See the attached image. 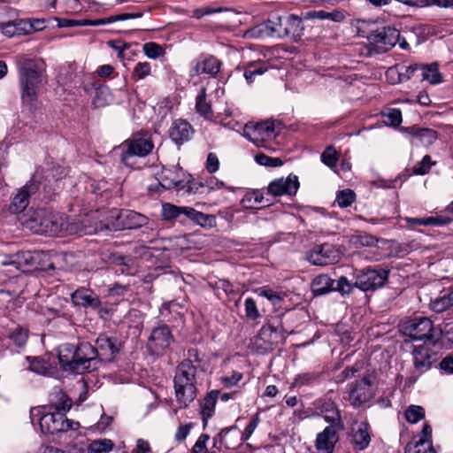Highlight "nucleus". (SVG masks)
<instances>
[{
  "label": "nucleus",
  "mask_w": 453,
  "mask_h": 453,
  "mask_svg": "<svg viewBox=\"0 0 453 453\" xmlns=\"http://www.w3.org/2000/svg\"><path fill=\"white\" fill-rule=\"evenodd\" d=\"M411 135V143L416 145L431 146L437 140V132L431 128H420L416 126L403 128Z\"/></svg>",
  "instance_id": "5701e85b"
},
{
  "label": "nucleus",
  "mask_w": 453,
  "mask_h": 453,
  "mask_svg": "<svg viewBox=\"0 0 453 453\" xmlns=\"http://www.w3.org/2000/svg\"><path fill=\"white\" fill-rule=\"evenodd\" d=\"M285 18L273 15L265 22L255 27L252 35L260 37L283 38L285 37Z\"/></svg>",
  "instance_id": "ddd939ff"
},
{
  "label": "nucleus",
  "mask_w": 453,
  "mask_h": 453,
  "mask_svg": "<svg viewBox=\"0 0 453 453\" xmlns=\"http://www.w3.org/2000/svg\"><path fill=\"white\" fill-rule=\"evenodd\" d=\"M173 342V337L166 325L154 328L148 340V349L155 355L163 354Z\"/></svg>",
  "instance_id": "4468645a"
},
{
  "label": "nucleus",
  "mask_w": 453,
  "mask_h": 453,
  "mask_svg": "<svg viewBox=\"0 0 453 453\" xmlns=\"http://www.w3.org/2000/svg\"><path fill=\"white\" fill-rule=\"evenodd\" d=\"M50 6L58 7L62 13H74L81 10L80 0H53Z\"/></svg>",
  "instance_id": "a19ab883"
},
{
  "label": "nucleus",
  "mask_w": 453,
  "mask_h": 453,
  "mask_svg": "<svg viewBox=\"0 0 453 453\" xmlns=\"http://www.w3.org/2000/svg\"><path fill=\"white\" fill-rule=\"evenodd\" d=\"M154 148L150 138L147 136H136L128 139L121 145L120 159L126 165H130V159L138 157H144L149 155Z\"/></svg>",
  "instance_id": "6e6552de"
},
{
  "label": "nucleus",
  "mask_w": 453,
  "mask_h": 453,
  "mask_svg": "<svg viewBox=\"0 0 453 453\" xmlns=\"http://www.w3.org/2000/svg\"><path fill=\"white\" fill-rule=\"evenodd\" d=\"M375 22L358 19L357 33L360 37L366 38L369 43L376 49H368V56L373 52H386L392 49L399 41V31L390 26L374 28Z\"/></svg>",
  "instance_id": "20e7f679"
},
{
  "label": "nucleus",
  "mask_w": 453,
  "mask_h": 453,
  "mask_svg": "<svg viewBox=\"0 0 453 453\" xmlns=\"http://www.w3.org/2000/svg\"><path fill=\"white\" fill-rule=\"evenodd\" d=\"M311 289L315 296L327 294L334 290V280L326 274H320L312 280Z\"/></svg>",
  "instance_id": "72a5a7b5"
},
{
  "label": "nucleus",
  "mask_w": 453,
  "mask_h": 453,
  "mask_svg": "<svg viewBox=\"0 0 453 453\" xmlns=\"http://www.w3.org/2000/svg\"><path fill=\"white\" fill-rule=\"evenodd\" d=\"M412 357L417 377L427 372L434 361V354L426 346H415Z\"/></svg>",
  "instance_id": "aec40b11"
},
{
  "label": "nucleus",
  "mask_w": 453,
  "mask_h": 453,
  "mask_svg": "<svg viewBox=\"0 0 453 453\" xmlns=\"http://www.w3.org/2000/svg\"><path fill=\"white\" fill-rule=\"evenodd\" d=\"M50 408L54 411L42 413L39 425L43 434H56L76 431L80 427L78 422L69 420L65 413L72 407V399L69 398L60 388H55L50 394Z\"/></svg>",
  "instance_id": "f257e3e1"
},
{
  "label": "nucleus",
  "mask_w": 453,
  "mask_h": 453,
  "mask_svg": "<svg viewBox=\"0 0 453 453\" xmlns=\"http://www.w3.org/2000/svg\"><path fill=\"white\" fill-rule=\"evenodd\" d=\"M318 375L313 372H306L299 374L294 380L293 385L296 387L309 385L316 381Z\"/></svg>",
  "instance_id": "774afa93"
},
{
  "label": "nucleus",
  "mask_w": 453,
  "mask_h": 453,
  "mask_svg": "<svg viewBox=\"0 0 453 453\" xmlns=\"http://www.w3.org/2000/svg\"><path fill=\"white\" fill-rule=\"evenodd\" d=\"M209 439L208 434H202L193 446L191 453H210L206 446Z\"/></svg>",
  "instance_id": "69168bd1"
},
{
  "label": "nucleus",
  "mask_w": 453,
  "mask_h": 453,
  "mask_svg": "<svg viewBox=\"0 0 453 453\" xmlns=\"http://www.w3.org/2000/svg\"><path fill=\"white\" fill-rule=\"evenodd\" d=\"M22 226L35 234H58L69 229L66 219L62 214L46 208L30 209L20 218Z\"/></svg>",
  "instance_id": "7ed1b4c3"
},
{
  "label": "nucleus",
  "mask_w": 453,
  "mask_h": 453,
  "mask_svg": "<svg viewBox=\"0 0 453 453\" xmlns=\"http://www.w3.org/2000/svg\"><path fill=\"white\" fill-rule=\"evenodd\" d=\"M405 418L408 422L415 424L424 418L425 410L418 405H411L405 411Z\"/></svg>",
  "instance_id": "09e8293b"
},
{
  "label": "nucleus",
  "mask_w": 453,
  "mask_h": 453,
  "mask_svg": "<svg viewBox=\"0 0 453 453\" xmlns=\"http://www.w3.org/2000/svg\"><path fill=\"white\" fill-rule=\"evenodd\" d=\"M220 62L213 56L200 58L194 67L195 74L203 73L215 75L219 73Z\"/></svg>",
  "instance_id": "c85d7f7f"
},
{
  "label": "nucleus",
  "mask_w": 453,
  "mask_h": 453,
  "mask_svg": "<svg viewBox=\"0 0 453 453\" xmlns=\"http://www.w3.org/2000/svg\"><path fill=\"white\" fill-rule=\"evenodd\" d=\"M58 361L63 370L78 372L73 344L64 343L59 347Z\"/></svg>",
  "instance_id": "393cba45"
},
{
  "label": "nucleus",
  "mask_w": 453,
  "mask_h": 453,
  "mask_svg": "<svg viewBox=\"0 0 453 453\" xmlns=\"http://www.w3.org/2000/svg\"><path fill=\"white\" fill-rule=\"evenodd\" d=\"M320 411L324 418L332 424L331 426L342 428L343 426L340 411L333 401L325 400L320 406Z\"/></svg>",
  "instance_id": "7c9ffc66"
},
{
  "label": "nucleus",
  "mask_w": 453,
  "mask_h": 453,
  "mask_svg": "<svg viewBox=\"0 0 453 453\" xmlns=\"http://www.w3.org/2000/svg\"><path fill=\"white\" fill-rule=\"evenodd\" d=\"M0 264L3 266H12L17 271L26 272L34 265V257L29 251H21L5 257Z\"/></svg>",
  "instance_id": "b1692460"
},
{
  "label": "nucleus",
  "mask_w": 453,
  "mask_h": 453,
  "mask_svg": "<svg viewBox=\"0 0 453 453\" xmlns=\"http://www.w3.org/2000/svg\"><path fill=\"white\" fill-rule=\"evenodd\" d=\"M374 396V386L372 376H364L349 387V401L355 407H360Z\"/></svg>",
  "instance_id": "9b49d317"
},
{
  "label": "nucleus",
  "mask_w": 453,
  "mask_h": 453,
  "mask_svg": "<svg viewBox=\"0 0 453 453\" xmlns=\"http://www.w3.org/2000/svg\"><path fill=\"white\" fill-rule=\"evenodd\" d=\"M299 181L296 175L289 174L287 178L273 180L268 186V194L274 196H292L297 192Z\"/></svg>",
  "instance_id": "a211bd4d"
},
{
  "label": "nucleus",
  "mask_w": 453,
  "mask_h": 453,
  "mask_svg": "<svg viewBox=\"0 0 453 453\" xmlns=\"http://www.w3.org/2000/svg\"><path fill=\"white\" fill-rule=\"evenodd\" d=\"M95 348L100 363L103 360H111L119 352L120 345L116 337L101 334L96 340Z\"/></svg>",
  "instance_id": "f3484780"
},
{
  "label": "nucleus",
  "mask_w": 453,
  "mask_h": 453,
  "mask_svg": "<svg viewBox=\"0 0 453 453\" xmlns=\"http://www.w3.org/2000/svg\"><path fill=\"white\" fill-rule=\"evenodd\" d=\"M0 30L2 34L7 37H12L16 35H19V27L13 19H9L6 21H0Z\"/></svg>",
  "instance_id": "bf43d9fd"
},
{
  "label": "nucleus",
  "mask_w": 453,
  "mask_h": 453,
  "mask_svg": "<svg viewBox=\"0 0 453 453\" xmlns=\"http://www.w3.org/2000/svg\"><path fill=\"white\" fill-rule=\"evenodd\" d=\"M371 441L370 426L365 421L354 422L351 427V442L356 450L365 449Z\"/></svg>",
  "instance_id": "4be33fe9"
},
{
  "label": "nucleus",
  "mask_w": 453,
  "mask_h": 453,
  "mask_svg": "<svg viewBox=\"0 0 453 453\" xmlns=\"http://www.w3.org/2000/svg\"><path fill=\"white\" fill-rule=\"evenodd\" d=\"M321 160L330 168L335 166L338 161V155L335 149L333 146L326 147L321 154Z\"/></svg>",
  "instance_id": "13d9d810"
},
{
  "label": "nucleus",
  "mask_w": 453,
  "mask_h": 453,
  "mask_svg": "<svg viewBox=\"0 0 453 453\" xmlns=\"http://www.w3.org/2000/svg\"><path fill=\"white\" fill-rule=\"evenodd\" d=\"M264 196L258 190H253L248 192L244 197L242 198V203L247 208H262L265 207V204L263 203Z\"/></svg>",
  "instance_id": "a18cd8bd"
},
{
  "label": "nucleus",
  "mask_w": 453,
  "mask_h": 453,
  "mask_svg": "<svg viewBox=\"0 0 453 453\" xmlns=\"http://www.w3.org/2000/svg\"><path fill=\"white\" fill-rule=\"evenodd\" d=\"M356 199V194L351 189L340 191L336 196V202L342 208L349 207Z\"/></svg>",
  "instance_id": "603ef678"
},
{
  "label": "nucleus",
  "mask_w": 453,
  "mask_h": 453,
  "mask_svg": "<svg viewBox=\"0 0 453 453\" xmlns=\"http://www.w3.org/2000/svg\"><path fill=\"white\" fill-rule=\"evenodd\" d=\"M10 339L17 347L22 348L28 339V331L24 328L17 327L11 333Z\"/></svg>",
  "instance_id": "864d4df0"
},
{
  "label": "nucleus",
  "mask_w": 453,
  "mask_h": 453,
  "mask_svg": "<svg viewBox=\"0 0 453 453\" xmlns=\"http://www.w3.org/2000/svg\"><path fill=\"white\" fill-rule=\"evenodd\" d=\"M119 219L121 220L123 227L129 229L139 228L146 225L148 220L144 215L134 211H121Z\"/></svg>",
  "instance_id": "2f4dec72"
},
{
  "label": "nucleus",
  "mask_w": 453,
  "mask_h": 453,
  "mask_svg": "<svg viewBox=\"0 0 453 453\" xmlns=\"http://www.w3.org/2000/svg\"><path fill=\"white\" fill-rule=\"evenodd\" d=\"M383 122L390 127H396L402 123V112L398 109H387L382 112Z\"/></svg>",
  "instance_id": "de8ad7c7"
},
{
  "label": "nucleus",
  "mask_w": 453,
  "mask_h": 453,
  "mask_svg": "<svg viewBox=\"0 0 453 453\" xmlns=\"http://www.w3.org/2000/svg\"><path fill=\"white\" fill-rule=\"evenodd\" d=\"M142 15V12H134V13H121L118 15H113L109 18L98 19H82L79 21L80 26H101L106 25L109 23H112L115 21L126 20L129 19H137L141 18Z\"/></svg>",
  "instance_id": "473e14b6"
},
{
  "label": "nucleus",
  "mask_w": 453,
  "mask_h": 453,
  "mask_svg": "<svg viewBox=\"0 0 453 453\" xmlns=\"http://www.w3.org/2000/svg\"><path fill=\"white\" fill-rule=\"evenodd\" d=\"M355 287L345 276H341L334 286V290L342 294H349Z\"/></svg>",
  "instance_id": "338daca9"
},
{
  "label": "nucleus",
  "mask_w": 453,
  "mask_h": 453,
  "mask_svg": "<svg viewBox=\"0 0 453 453\" xmlns=\"http://www.w3.org/2000/svg\"><path fill=\"white\" fill-rule=\"evenodd\" d=\"M42 62L24 59L19 63V84L22 102L28 105L37 100L39 85L42 82Z\"/></svg>",
  "instance_id": "39448f33"
},
{
  "label": "nucleus",
  "mask_w": 453,
  "mask_h": 453,
  "mask_svg": "<svg viewBox=\"0 0 453 453\" xmlns=\"http://www.w3.org/2000/svg\"><path fill=\"white\" fill-rule=\"evenodd\" d=\"M181 219H185V224L188 220H190L201 226H212L215 224L214 216L204 214L188 206H183Z\"/></svg>",
  "instance_id": "cd10ccee"
},
{
  "label": "nucleus",
  "mask_w": 453,
  "mask_h": 453,
  "mask_svg": "<svg viewBox=\"0 0 453 453\" xmlns=\"http://www.w3.org/2000/svg\"><path fill=\"white\" fill-rule=\"evenodd\" d=\"M405 453H435L429 440L418 439L408 443Z\"/></svg>",
  "instance_id": "79ce46f5"
},
{
  "label": "nucleus",
  "mask_w": 453,
  "mask_h": 453,
  "mask_svg": "<svg viewBox=\"0 0 453 453\" xmlns=\"http://www.w3.org/2000/svg\"><path fill=\"white\" fill-rule=\"evenodd\" d=\"M196 111L201 116L208 117L211 115V105L206 100V88H202L196 99Z\"/></svg>",
  "instance_id": "37998d69"
},
{
  "label": "nucleus",
  "mask_w": 453,
  "mask_h": 453,
  "mask_svg": "<svg viewBox=\"0 0 453 453\" xmlns=\"http://www.w3.org/2000/svg\"><path fill=\"white\" fill-rule=\"evenodd\" d=\"M191 176L186 173L181 168H164L160 174V180L157 186L165 189L176 188L178 190L187 189L191 192Z\"/></svg>",
  "instance_id": "9d476101"
},
{
  "label": "nucleus",
  "mask_w": 453,
  "mask_h": 453,
  "mask_svg": "<svg viewBox=\"0 0 453 453\" xmlns=\"http://www.w3.org/2000/svg\"><path fill=\"white\" fill-rule=\"evenodd\" d=\"M245 317L249 320H256L261 317L256 301L248 297L244 301Z\"/></svg>",
  "instance_id": "8fccbe9b"
},
{
  "label": "nucleus",
  "mask_w": 453,
  "mask_h": 453,
  "mask_svg": "<svg viewBox=\"0 0 453 453\" xmlns=\"http://www.w3.org/2000/svg\"><path fill=\"white\" fill-rule=\"evenodd\" d=\"M435 162H433L431 159V157L428 155H426L420 162H418L415 166L412 168L413 174L416 175H424L427 173L434 165Z\"/></svg>",
  "instance_id": "4d7b16f0"
},
{
  "label": "nucleus",
  "mask_w": 453,
  "mask_h": 453,
  "mask_svg": "<svg viewBox=\"0 0 453 453\" xmlns=\"http://www.w3.org/2000/svg\"><path fill=\"white\" fill-rule=\"evenodd\" d=\"M336 426H328L317 436L316 447L319 450L326 453H332L335 443L338 441Z\"/></svg>",
  "instance_id": "bb28decb"
},
{
  "label": "nucleus",
  "mask_w": 453,
  "mask_h": 453,
  "mask_svg": "<svg viewBox=\"0 0 453 453\" xmlns=\"http://www.w3.org/2000/svg\"><path fill=\"white\" fill-rule=\"evenodd\" d=\"M275 130V121L265 120L259 123L249 122L244 126L243 135L257 147L263 146V143L277 136Z\"/></svg>",
  "instance_id": "1a4fd4ad"
},
{
  "label": "nucleus",
  "mask_w": 453,
  "mask_h": 453,
  "mask_svg": "<svg viewBox=\"0 0 453 453\" xmlns=\"http://www.w3.org/2000/svg\"><path fill=\"white\" fill-rule=\"evenodd\" d=\"M304 19H319L321 20L330 19L334 22H342L344 20L345 16L342 12L337 11V10H334L331 12H327L325 11H312V12H306L304 15Z\"/></svg>",
  "instance_id": "c9c22d12"
},
{
  "label": "nucleus",
  "mask_w": 453,
  "mask_h": 453,
  "mask_svg": "<svg viewBox=\"0 0 453 453\" xmlns=\"http://www.w3.org/2000/svg\"><path fill=\"white\" fill-rule=\"evenodd\" d=\"M188 359L182 361L177 367L174 376L175 396L180 408H186L196 397V367L190 358L199 362L198 351L195 349L188 350Z\"/></svg>",
  "instance_id": "f03ea898"
},
{
  "label": "nucleus",
  "mask_w": 453,
  "mask_h": 453,
  "mask_svg": "<svg viewBox=\"0 0 453 453\" xmlns=\"http://www.w3.org/2000/svg\"><path fill=\"white\" fill-rule=\"evenodd\" d=\"M219 395V390H212L206 395L203 403H201V415L203 421H206L208 418H211L213 416Z\"/></svg>",
  "instance_id": "f704fd0d"
},
{
  "label": "nucleus",
  "mask_w": 453,
  "mask_h": 453,
  "mask_svg": "<svg viewBox=\"0 0 453 453\" xmlns=\"http://www.w3.org/2000/svg\"><path fill=\"white\" fill-rule=\"evenodd\" d=\"M150 74V65L148 62H139L133 71V78L135 81L144 79Z\"/></svg>",
  "instance_id": "e2e57ef3"
},
{
  "label": "nucleus",
  "mask_w": 453,
  "mask_h": 453,
  "mask_svg": "<svg viewBox=\"0 0 453 453\" xmlns=\"http://www.w3.org/2000/svg\"><path fill=\"white\" fill-rule=\"evenodd\" d=\"M401 332L413 340L425 341L434 344L441 336V329L434 327L431 319L416 317L400 326Z\"/></svg>",
  "instance_id": "423d86ee"
},
{
  "label": "nucleus",
  "mask_w": 453,
  "mask_h": 453,
  "mask_svg": "<svg viewBox=\"0 0 453 453\" xmlns=\"http://www.w3.org/2000/svg\"><path fill=\"white\" fill-rule=\"evenodd\" d=\"M227 449H234L237 448L243 440L241 432L236 427H230L222 429L218 435V439L214 438V446L217 441Z\"/></svg>",
  "instance_id": "a878e982"
},
{
  "label": "nucleus",
  "mask_w": 453,
  "mask_h": 453,
  "mask_svg": "<svg viewBox=\"0 0 453 453\" xmlns=\"http://www.w3.org/2000/svg\"><path fill=\"white\" fill-rule=\"evenodd\" d=\"M29 359V369L42 375L52 374L50 365L43 359L40 357H32Z\"/></svg>",
  "instance_id": "49530a36"
},
{
  "label": "nucleus",
  "mask_w": 453,
  "mask_h": 453,
  "mask_svg": "<svg viewBox=\"0 0 453 453\" xmlns=\"http://www.w3.org/2000/svg\"><path fill=\"white\" fill-rule=\"evenodd\" d=\"M255 292L263 297H265L269 301L272 302L273 304H277L281 301V297L280 295L270 288H258L255 290Z\"/></svg>",
  "instance_id": "0e129e2a"
},
{
  "label": "nucleus",
  "mask_w": 453,
  "mask_h": 453,
  "mask_svg": "<svg viewBox=\"0 0 453 453\" xmlns=\"http://www.w3.org/2000/svg\"><path fill=\"white\" fill-rule=\"evenodd\" d=\"M307 257L311 264L322 266L336 263L340 256L333 245L324 243L315 247Z\"/></svg>",
  "instance_id": "dca6fc26"
},
{
  "label": "nucleus",
  "mask_w": 453,
  "mask_h": 453,
  "mask_svg": "<svg viewBox=\"0 0 453 453\" xmlns=\"http://www.w3.org/2000/svg\"><path fill=\"white\" fill-rule=\"evenodd\" d=\"M71 300L75 306L94 310H97L102 304L99 296L92 289L87 288H79L73 291L71 294Z\"/></svg>",
  "instance_id": "412c9836"
},
{
  "label": "nucleus",
  "mask_w": 453,
  "mask_h": 453,
  "mask_svg": "<svg viewBox=\"0 0 453 453\" xmlns=\"http://www.w3.org/2000/svg\"><path fill=\"white\" fill-rule=\"evenodd\" d=\"M168 132L172 142L178 146H181L191 140L194 128L187 120L178 119L173 121Z\"/></svg>",
  "instance_id": "6ab92c4d"
},
{
  "label": "nucleus",
  "mask_w": 453,
  "mask_h": 453,
  "mask_svg": "<svg viewBox=\"0 0 453 453\" xmlns=\"http://www.w3.org/2000/svg\"><path fill=\"white\" fill-rule=\"evenodd\" d=\"M143 51L148 58L152 59H157L164 54L163 48L156 42L143 44Z\"/></svg>",
  "instance_id": "680f3d73"
},
{
  "label": "nucleus",
  "mask_w": 453,
  "mask_h": 453,
  "mask_svg": "<svg viewBox=\"0 0 453 453\" xmlns=\"http://www.w3.org/2000/svg\"><path fill=\"white\" fill-rule=\"evenodd\" d=\"M111 94L107 87H100L96 89L92 101L94 108H102L108 105L111 101Z\"/></svg>",
  "instance_id": "c03bdc74"
},
{
  "label": "nucleus",
  "mask_w": 453,
  "mask_h": 453,
  "mask_svg": "<svg viewBox=\"0 0 453 453\" xmlns=\"http://www.w3.org/2000/svg\"><path fill=\"white\" fill-rule=\"evenodd\" d=\"M388 275L389 271L381 268L366 267L362 270H356L354 285L365 292L374 291L384 286Z\"/></svg>",
  "instance_id": "0eeeda50"
},
{
  "label": "nucleus",
  "mask_w": 453,
  "mask_h": 453,
  "mask_svg": "<svg viewBox=\"0 0 453 453\" xmlns=\"http://www.w3.org/2000/svg\"><path fill=\"white\" fill-rule=\"evenodd\" d=\"M421 66H422V65H418V64H413V65H410L407 66H402L401 72H398L396 70V68H389L387 71V75H388V77L393 79V76L397 74V76H398L397 81H399V82L406 81H409L413 76V73L418 69H421Z\"/></svg>",
  "instance_id": "4c0bfd02"
},
{
  "label": "nucleus",
  "mask_w": 453,
  "mask_h": 453,
  "mask_svg": "<svg viewBox=\"0 0 453 453\" xmlns=\"http://www.w3.org/2000/svg\"><path fill=\"white\" fill-rule=\"evenodd\" d=\"M75 358L78 372L95 370L99 364L96 348L88 342H82L75 346Z\"/></svg>",
  "instance_id": "f8f14e48"
},
{
  "label": "nucleus",
  "mask_w": 453,
  "mask_h": 453,
  "mask_svg": "<svg viewBox=\"0 0 453 453\" xmlns=\"http://www.w3.org/2000/svg\"><path fill=\"white\" fill-rule=\"evenodd\" d=\"M451 306H453V304L449 299V295H444L443 296L435 298L430 303L431 309L437 313L442 312Z\"/></svg>",
  "instance_id": "5fc2aeb1"
},
{
  "label": "nucleus",
  "mask_w": 453,
  "mask_h": 453,
  "mask_svg": "<svg viewBox=\"0 0 453 453\" xmlns=\"http://www.w3.org/2000/svg\"><path fill=\"white\" fill-rule=\"evenodd\" d=\"M114 443L110 439H98L92 441L88 448L87 453H109L113 449Z\"/></svg>",
  "instance_id": "ea45409f"
},
{
  "label": "nucleus",
  "mask_w": 453,
  "mask_h": 453,
  "mask_svg": "<svg viewBox=\"0 0 453 453\" xmlns=\"http://www.w3.org/2000/svg\"><path fill=\"white\" fill-rule=\"evenodd\" d=\"M267 71L264 64H250L244 72V77L249 83H251L256 75H262Z\"/></svg>",
  "instance_id": "3c124183"
},
{
  "label": "nucleus",
  "mask_w": 453,
  "mask_h": 453,
  "mask_svg": "<svg viewBox=\"0 0 453 453\" xmlns=\"http://www.w3.org/2000/svg\"><path fill=\"white\" fill-rule=\"evenodd\" d=\"M43 453H87L86 448L82 445L74 444L67 447L65 449H60L53 446H48Z\"/></svg>",
  "instance_id": "052dcab7"
},
{
  "label": "nucleus",
  "mask_w": 453,
  "mask_h": 453,
  "mask_svg": "<svg viewBox=\"0 0 453 453\" xmlns=\"http://www.w3.org/2000/svg\"><path fill=\"white\" fill-rule=\"evenodd\" d=\"M256 162L260 165L277 167L283 165L280 157H271L264 153H258L255 156Z\"/></svg>",
  "instance_id": "6e6d98bb"
},
{
  "label": "nucleus",
  "mask_w": 453,
  "mask_h": 453,
  "mask_svg": "<svg viewBox=\"0 0 453 453\" xmlns=\"http://www.w3.org/2000/svg\"><path fill=\"white\" fill-rule=\"evenodd\" d=\"M183 206H177L170 203L162 205V217L165 220H178L181 224H185V219H181V211Z\"/></svg>",
  "instance_id": "58836bf2"
},
{
  "label": "nucleus",
  "mask_w": 453,
  "mask_h": 453,
  "mask_svg": "<svg viewBox=\"0 0 453 453\" xmlns=\"http://www.w3.org/2000/svg\"><path fill=\"white\" fill-rule=\"evenodd\" d=\"M39 180H37V173L22 187L18 193L14 196L9 210L12 213H19L24 211L29 203V197L39 189Z\"/></svg>",
  "instance_id": "2eb2a0df"
},
{
  "label": "nucleus",
  "mask_w": 453,
  "mask_h": 453,
  "mask_svg": "<svg viewBox=\"0 0 453 453\" xmlns=\"http://www.w3.org/2000/svg\"><path fill=\"white\" fill-rule=\"evenodd\" d=\"M285 37H290L294 41H298L303 35V25L302 19L296 15L285 17Z\"/></svg>",
  "instance_id": "c756f323"
},
{
  "label": "nucleus",
  "mask_w": 453,
  "mask_h": 453,
  "mask_svg": "<svg viewBox=\"0 0 453 453\" xmlns=\"http://www.w3.org/2000/svg\"><path fill=\"white\" fill-rule=\"evenodd\" d=\"M421 70L423 80L429 81L430 84L435 85L442 82V75L438 70L437 63L422 65Z\"/></svg>",
  "instance_id": "e433bc0d"
}]
</instances>
